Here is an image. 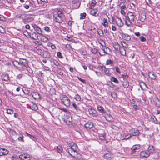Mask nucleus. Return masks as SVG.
I'll list each match as a JSON object with an SVG mask.
<instances>
[{"label":"nucleus","mask_w":160,"mask_h":160,"mask_svg":"<svg viewBox=\"0 0 160 160\" xmlns=\"http://www.w3.org/2000/svg\"><path fill=\"white\" fill-rule=\"evenodd\" d=\"M137 14L135 12H129L127 14L125 20V24L128 26H130L132 24V22H134L137 19Z\"/></svg>","instance_id":"nucleus-1"},{"label":"nucleus","mask_w":160,"mask_h":160,"mask_svg":"<svg viewBox=\"0 0 160 160\" xmlns=\"http://www.w3.org/2000/svg\"><path fill=\"white\" fill-rule=\"evenodd\" d=\"M65 16L62 10L60 8H58L57 10V13L54 15L53 20L56 22L61 23L63 21Z\"/></svg>","instance_id":"nucleus-2"},{"label":"nucleus","mask_w":160,"mask_h":160,"mask_svg":"<svg viewBox=\"0 0 160 160\" xmlns=\"http://www.w3.org/2000/svg\"><path fill=\"white\" fill-rule=\"evenodd\" d=\"M19 65L18 67V70L21 72L25 71V69L28 65V61L25 59L20 58L19 59Z\"/></svg>","instance_id":"nucleus-3"},{"label":"nucleus","mask_w":160,"mask_h":160,"mask_svg":"<svg viewBox=\"0 0 160 160\" xmlns=\"http://www.w3.org/2000/svg\"><path fill=\"white\" fill-rule=\"evenodd\" d=\"M70 148L67 149V151L71 155H72L73 152L74 153L77 151L78 148L76 143L73 142L69 143L68 144Z\"/></svg>","instance_id":"nucleus-4"},{"label":"nucleus","mask_w":160,"mask_h":160,"mask_svg":"<svg viewBox=\"0 0 160 160\" xmlns=\"http://www.w3.org/2000/svg\"><path fill=\"white\" fill-rule=\"evenodd\" d=\"M61 102L67 107H68L70 104V101L68 97L62 95L60 96Z\"/></svg>","instance_id":"nucleus-5"},{"label":"nucleus","mask_w":160,"mask_h":160,"mask_svg":"<svg viewBox=\"0 0 160 160\" xmlns=\"http://www.w3.org/2000/svg\"><path fill=\"white\" fill-rule=\"evenodd\" d=\"M34 17L32 15H28L26 14L25 20L22 21V22L25 24L26 22H32L33 20Z\"/></svg>","instance_id":"nucleus-6"},{"label":"nucleus","mask_w":160,"mask_h":160,"mask_svg":"<svg viewBox=\"0 0 160 160\" xmlns=\"http://www.w3.org/2000/svg\"><path fill=\"white\" fill-rule=\"evenodd\" d=\"M63 121L67 125H70L72 121V117L70 115H66L63 119Z\"/></svg>","instance_id":"nucleus-7"},{"label":"nucleus","mask_w":160,"mask_h":160,"mask_svg":"<svg viewBox=\"0 0 160 160\" xmlns=\"http://www.w3.org/2000/svg\"><path fill=\"white\" fill-rule=\"evenodd\" d=\"M140 158H147L150 155V152L147 151H142L140 153Z\"/></svg>","instance_id":"nucleus-8"},{"label":"nucleus","mask_w":160,"mask_h":160,"mask_svg":"<svg viewBox=\"0 0 160 160\" xmlns=\"http://www.w3.org/2000/svg\"><path fill=\"white\" fill-rule=\"evenodd\" d=\"M138 18L139 20L142 22H144L146 19L145 12L143 11L141 12L139 14Z\"/></svg>","instance_id":"nucleus-9"},{"label":"nucleus","mask_w":160,"mask_h":160,"mask_svg":"<svg viewBox=\"0 0 160 160\" xmlns=\"http://www.w3.org/2000/svg\"><path fill=\"white\" fill-rule=\"evenodd\" d=\"M88 112L90 115L92 116L95 117L98 115V113L97 111L94 109L90 108L89 109Z\"/></svg>","instance_id":"nucleus-10"},{"label":"nucleus","mask_w":160,"mask_h":160,"mask_svg":"<svg viewBox=\"0 0 160 160\" xmlns=\"http://www.w3.org/2000/svg\"><path fill=\"white\" fill-rule=\"evenodd\" d=\"M19 157L21 160H29L30 159L29 155L21 154L19 156Z\"/></svg>","instance_id":"nucleus-11"},{"label":"nucleus","mask_w":160,"mask_h":160,"mask_svg":"<svg viewBox=\"0 0 160 160\" xmlns=\"http://www.w3.org/2000/svg\"><path fill=\"white\" fill-rule=\"evenodd\" d=\"M8 151L6 149L0 148V156L6 155L8 153Z\"/></svg>","instance_id":"nucleus-12"},{"label":"nucleus","mask_w":160,"mask_h":160,"mask_svg":"<svg viewBox=\"0 0 160 160\" xmlns=\"http://www.w3.org/2000/svg\"><path fill=\"white\" fill-rule=\"evenodd\" d=\"M71 156L77 160H79L82 158L81 155L80 154L78 153L77 151L76 152H74V153H72Z\"/></svg>","instance_id":"nucleus-13"},{"label":"nucleus","mask_w":160,"mask_h":160,"mask_svg":"<svg viewBox=\"0 0 160 160\" xmlns=\"http://www.w3.org/2000/svg\"><path fill=\"white\" fill-rule=\"evenodd\" d=\"M115 22L119 27H121L123 25V22L121 18H117L115 20Z\"/></svg>","instance_id":"nucleus-14"},{"label":"nucleus","mask_w":160,"mask_h":160,"mask_svg":"<svg viewBox=\"0 0 160 160\" xmlns=\"http://www.w3.org/2000/svg\"><path fill=\"white\" fill-rule=\"evenodd\" d=\"M72 4L74 5L75 8H79L80 5L79 0H72Z\"/></svg>","instance_id":"nucleus-15"},{"label":"nucleus","mask_w":160,"mask_h":160,"mask_svg":"<svg viewBox=\"0 0 160 160\" xmlns=\"http://www.w3.org/2000/svg\"><path fill=\"white\" fill-rule=\"evenodd\" d=\"M122 137V139L127 140L129 138L131 137V135L129 133H124L123 134L121 135Z\"/></svg>","instance_id":"nucleus-16"},{"label":"nucleus","mask_w":160,"mask_h":160,"mask_svg":"<svg viewBox=\"0 0 160 160\" xmlns=\"http://www.w3.org/2000/svg\"><path fill=\"white\" fill-rule=\"evenodd\" d=\"M84 126L87 129H90L93 127V125L92 122H88L84 125Z\"/></svg>","instance_id":"nucleus-17"},{"label":"nucleus","mask_w":160,"mask_h":160,"mask_svg":"<svg viewBox=\"0 0 160 160\" xmlns=\"http://www.w3.org/2000/svg\"><path fill=\"white\" fill-rule=\"evenodd\" d=\"M140 148V145L138 144L133 145L131 148V149L132 151V153H133L136 152V151L137 150L139 149Z\"/></svg>","instance_id":"nucleus-18"},{"label":"nucleus","mask_w":160,"mask_h":160,"mask_svg":"<svg viewBox=\"0 0 160 160\" xmlns=\"http://www.w3.org/2000/svg\"><path fill=\"white\" fill-rule=\"evenodd\" d=\"M122 38L125 40L129 41L131 40V37L128 34H123L122 35Z\"/></svg>","instance_id":"nucleus-19"},{"label":"nucleus","mask_w":160,"mask_h":160,"mask_svg":"<svg viewBox=\"0 0 160 160\" xmlns=\"http://www.w3.org/2000/svg\"><path fill=\"white\" fill-rule=\"evenodd\" d=\"M26 14H18L16 16L17 18H19L23 20V21H24L25 19Z\"/></svg>","instance_id":"nucleus-20"},{"label":"nucleus","mask_w":160,"mask_h":160,"mask_svg":"<svg viewBox=\"0 0 160 160\" xmlns=\"http://www.w3.org/2000/svg\"><path fill=\"white\" fill-rule=\"evenodd\" d=\"M30 108L31 109L34 111H36L38 110V108L37 105L33 103H32L30 106Z\"/></svg>","instance_id":"nucleus-21"},{"label":"nucleus","mask_w":160,"mask_h":160,"mask_svg":"<svg viewBox=\"0 0 160 160\" xmlns=\"http://www.w3.org/2000/svg\"><path fill=\"white\" fill-rule=\"evenodd\" d=\"M148 76L152 80H155L156 76L153 72H149L148 73Z\"/></svg>","instance_id":"nucleus-22"},{"label":"nucleus","mask_w":160,"mask_h":160,"mask_svg":"<svg viewBox=\"0 0 160 160\" xmlns=\"http://www.w3.org/2000/svg\"><path fill=\"white\" fill-rule=\"evenodd\" d=\"M140 134V132L138 129H134V131L132 132V135L133 136H138Z\"/></svg>","instance_id":"nucleus-23"},{"label":"nucleus","mask_w":160,"mask_h":160,"mask_svg":"<svg viewBox=\"0 0 160 160\" xmlns=\"http://www.w3.org/2000/svg\"><path fill=\"white\" fill-rule=\"evenodd\" d=\"M50 53L48 51H44L43 53V57L44 58H48L50 57Z\"/></svg>","instance_id":"nucleus-24"},{"label":"nucleus","mask_w":160,"mask_h":160,"mask_svg":"<svg viewBox=\"0 0 160 160\" xmlns=\"http://www.w3.org/2000/svg\"><path fill=\"white\" fill-rule=\"evenodd\" d=\"M2 79L4 81H8L9 80V77L8 74H2Z\"/></svg>","instance_id":"nucleus-25"},{"label":"nucleus","mask_w":160,"mask_h":160,"mask_svg":"<svg viewBox=\"0 0 160 160\" xmlns=\"http://www.w3.org/2000/svg\"><path fill=\"white\" fill-rule=\"evenodd\" d=\"M125 48H120L119 49V50L121 54L123 56H125L126 54V51Z\"/></svg>","instance_id":"nucleus-26"},{"label":"nucleus","mask_w":160,"mask_h":160,"mask_svg":"<svg viewBox=\"0 0 160 160\" xmlns=\"http://www.w3.org/2000/svg\"><path fill=\"white\" fill-rule=\"evenodd\" d=\"M97 108L98 111L101 113H104L105 111L104 109L100 105H98L97 106Z\"/></svg>","instance_id":"nucleus-27"},{"label":"nucleus","mask_w":160,"mask_h":160,"mask_svg":"<svg viewBox=\"0 0 160 160\" xmlns=\"http://www.w3.org/2000/svg\"><path fill=\"white\" fill-rule=\"evenodd\" d=\"M151 121L154 123L158 124V121L154 116L151 117Z\"/></svg>","instance_id":"nucleus-28"},{"label":"nucleus","mask_w":160,"mask_h":160,"mask_svg":"<svg viewBox=\"0 0 160 160\" xmlns=\"http://www.w3.org/2000/svg\"><path fill=\"white\" fill-rule=\"evenodd\" d=\"M154 150V148L153 146L152 145H149L148 148V151L149 152H150V154L152 152H153Z\"/></svg>","instance_id":"nucleus-29"},{"label":"nucleus","mask_w":160,"mask_h":160,"mask_svg":"<svg viewBox=\"0 0 160 160\" xmlns=\"http://www.w3.org/2000/svg\"><path fill=\"white\" fill-rule=\"evenodd\" d=\"M12 64L16 68L18 69V67H19V61H18L16 60H14L12 62Z\"/></svg>","instance_id":"nucleus-30"},{"label":"nucleus","mask_w":160,"mask_h":160,"mask_svg":"<svg viewBox=\"0 0 160 160\" xmlns=\"http://www.w3.org/2000/svg\"><path fill=\"white\" fill-rule=\"evenodd\" d=\"M105 118L106 120L108 122H110L113 119V117L112 115L110 114L108 115L105 117Z\"/></svg>","instance_id":"nucleus-31"},{"label":"nucleus","mask_w":160,"mask_h":160,"mask_svg":"<svg viewBox=\"0 0 160 160\" xmlns=\"http://www.w3.org/2000/svg\"><path fill=\"white\" fill-rule=\"evenodd\" d=\"M33 98L35 99H36L39 97V95L37 92H33L32 94Z\"/></svg>","instance_id":"nucleus-32"},{"label":"nucleus","mask_w":160,"mask_h":160,"mask_svg":"<svg viewBox=\"0 0 160 160\" xmlns=\"http://www.w3.org/2000/svg\"><path fill=\"white\" fill-rule=\"evenodd\" d=\"M98 10L96 9H92L90 11L91 14L94 16H95L96 14L97 13Z\"/></svg>","instance_id":"nucleus-33"},{"label":"nucleus","mask_w":160,"mask_h":160,"mask_svg":"<svg viewBox=\"0 0 160 160\" xmlns=\"http://www.w3.org/2000/svg\"><path fill=\"white\" fill-rule=\"evenodd\" d=\"M19 137L18 138V140L19 141L24 142L23 140V136L22 134L21 133H20L18 135Z\"/></svg>","instance_id":"nucleus-34"},{"label":"nucleus","mask_w":160,"mask_h":160,"mask_svg":"<svg viewBox=\"0 0 160 160\" xmlns=\"http://www.w3.org/2000/svg\"><path fill=\"white\" fill-rule=\"evenodd\" d=\"M102 24L106 28L108 27V23L106 19L104 18L103 19Z\"/></svg>","instance_id":"nucleus-35"},{"label":"nucleus","mask_w":160,"mask_h":160,"mask_svg":"<svg viewBox=\"0 0 160 160\" xmlns=\"http://www.w3.org/2000/svg\"><path fill=\"white\" fill-rule=\"evenodd\" d=\"M55 148L57 150L58 152L59 153L61 152L62 150V147L60 145L56 147Z\"/></svg>","instance_id":"nucleus-36"},{"label":"nucleus","mask_w":160,"mask_h":160,"mask_svg":"<svg viewBox=\"0 0 160 160\" xmlns=\"http://www.w3.org/2000/svg\"><path fill=\"white\" fill-rule=\"evenodd\" d=\"M50 61L52 63H53L54 65L57 66H58L59 65V62L57 60H56L53 59H51Z\"/></svg>","instance_id":"nucleus-37"},{"label":"nucleus","mask_w":160,"mask_h":160,"mask_svg":"<svg viewBox=\"0 0 160 160\" xmlns=\"http://www.w3.org/2000/svg\"><path fill=\"white\" fill-rule=\"evenodd\" d=\"M119 7L121 9L125 10L126 9L125 5L124 3H121L119 5Z\"/></svg>","instance_id":"nucleus-38"},{"label":"nucleus","mask_w":160,"mask_h":160,"mask_svg":"<svg viewBox=\"0 0 160 160\" xmlns=\"http://www.w3.org/2000/svg\"><path fill=\"white\" fill-rule=\"evenodd\" d=\"M113 47L114 48L118 50V49H120V46L118 43H115L113 45Z\"/></svg>","instance_id":"nucleus-39"},{"label":"nucleus","mask_w":160,"mask_h":160,"mask_svg":"<svg viewBox=\"0 0 160 160\" xmlns=\"http://www.w3.org/2000/svg\"><path fill=\"white\" fill-rule=\"evenodd\" d=\"M35 30L36 31L37 33L39 34H41L42 33V31L41 29L38 27H37L35 28Z\"/></svg>","instance_id":"nucleus-40"},{"label":"nucleus","mask_w":160,"mask_h":160,"mask_svg":"<svg viewBox=\"0 0 160 160\" xmlns=\"http://www.w3.org/2000/svg\"><path fill=\"white\" fill-rule=\"evenodd\" d=\"M27 71L30 73H32V71L31 68L28 65L27 68L25 69V71Z\"/></svg>","instance_id":"nucleus-41"},{"label":"nucleus","mask_w":160,"mask_h":160,"mask_svg":"<svg viewBox=\"0 0 160 160\" xmlns=\"http://www.w3.org/2000/svg\"><path fill=\"white\" fill-rule=\"evenodd\" d=\"M111 80L116 83H119L118 79L114 77H112L111 78Z\"/></svg>","instance_id":"nucleus-42"},{"label":"nucleus","mask_w":160,"mask_h":160,"mask_svg":"<svg viewBox=\"0 0 160 160\" xmlns=\"http://www.w3.org/2000/svg\"><path fill=\"white\" fill-rule=\"evenodd\" d=\"M97 32L99 36H103V32L102 30L101 29H99L98 30Z\"/></svg>","instance_id":"nucleus-43"},{"label":"nucleus","mask_w":160,"mask_h":160,"mask_svg":"<svg viewBox=\"0 0 160 160\" xmlns=\"http://www.w3.org/2000/svg\"><path fill=\"white\" fill-rule=\"evenodd\" d=\"M155 104L157 107H160V101L158 99H156L155 101Z\"/></svg>","instance_id":"nucleus-44"},{"label":"nucleus","mask_w":160,"mask_h":160,"mask_svg":"<svg viewBox=\"0 0 160 160\" xmlns=\"http://www.w3.org/2000/svg\"><path fill=\"white\" fill-rule=\"evenodd\" d=\"M121 44L122 46V48H127L128 45L126 44V43L125 42H121Z\"/></svg>","instance_id":"nucleus-45"},{"label":"nucleus","mask_w":160,"mask_h":160,"mask_svg":"<svg viewBox=\"0 0 160 160\" xmlns=\"http://www.w3.org/2000/svg\"><path fill=\"white\" fill-rule=\"evenodd\" d=\"M75 99L78 101H80L81 99L80 96L79 95H77L74 98Z\"/></svg>","instance_id":"nucleus-46"},{"label":"nucleus","mask_w":160,"mask_h":160,"mask_svg":"<svg viewBox=\"0 0 160 160\" xmlns=\"http://www.w3.org/2000/svg\"><path fill=\"white\" fill-rule=\"evenodd\" d=\"M86 14L85 13H83L80 14V19H83L85 18Z\"/></svg>","instance_id":"nucleus-47"},{"label":"nucleus","mask_w":160,"mask_h":160,"mask_svg":"<svg viewBox=\"0 0 160 160\" xmlns=\"http://www.w3.org/2000/svg\"><path fill=\"white\" fill-rule=\"evenodd\" d=\"M113 62L111 59L108 60L106 62L107 65L112 64L113 63Z\"/></svg>","instance_id":"nucleus-48"},{"label":"nucleus","mask_w":160,"mask_h":160,"mask_svg":"<svg viewBox=\"0 0 160 160\" xmlns=\"http://www.w3.org/2000/svg\"><path fill=\"white\" fill-rule=\"evenodd\" d=\"M103 71H104V72L107 74V75H109V71L108 68H106L105 67V68H104Z\"/></svg>","instance_id":"nucleus-49"},{"label":"nucleus","mask_w":160,"mask_h":160,"mask_svg":"<svg viewBox=\"0 0 160 160\" xmlns=\"http://www.w3.org/2000/svg\"><path fill=\"white\" fill-rule=\"evenodd\" d=\"M57 56L58 58H63V57L62 56L61 52H58L57 53Z\"/></svg>","instance_id":"nucleus-50"},{"label":"nucleus","mask_w":160,"mask_h":160,"mask_svg":"<svg viewBox=\"0 0 160 160\" xmlns=\"http://www.w3.org/2000/svg\"><path fill=\"white\" fill-rule=\"evenodd\" d=\"M111 95L112 97L114 98H117V96L116 93L115 92H111Z\"/></svg>","instance_id":"nucleus-51"},{"label":"nucleus","mask_w":160,"mask_h":160,"mask_svg":"<svg viewBox=\"0 0 160 160\" xmlns=\"http://www.w3.org/2000/svg\"><path fill=\"white\" fill-rule=\"evenodd\" d=\"M7 113L8 114H12L13 113V111L10 109H8L7 110Z\"/></svg>","instance_id":"nucleus-52"},{"label":"nucleus","mask_w":160,"mask_h":160,"mask_svg":"<svg viewBox=\"0 0 160 160\" xmlns=\"http://www.w3.org/2000/svg\"><path fill=\"white\" fill-rule=\"evenodd\" d=\"M96 3V2L95 1H93L91 2H90V6H94Z\"/></svg>","instance_id":"nucleus-53"},{"label":"nucleus","mask_w":160,"mask_h":160,"mask_svg":"<svg viewBox=\"0 0 160 160\" xmlns=\"http://www.w3.org/2000/svg\"><path fill=\"white\" fill-rule=\"evenodd\" d=\"M77 78L80 81H81L82 83L84 84H86V83L85 80L84 79H82L81 78L77 77Z\"/></svg>","instance_id":"nucleus-54"},{"label":"nucleus","mask_w":160,"mask_h":160,"mask_svg":"<svg viewBox=\"0 0 160 160\" xmlns=\"http://www.w3.org/2000/svg\"><path fill=\"white\" fill-rule=\"evenodd\" d=\"M98 49L95 48H92L91 50V52L95 54L97 53L98 52Z\"/></svg>","instance_id":"nucleus-55"},{"label":"nucleus","mask_w":160,"mask_h":160,"mask_svg":"<svg viewBox=\"0 0 160 160\" xmlns=\"http://www.w3.org/2000/svg\"><path fill=\"white\" fill-rule=\"evenodd\" d=\"M115 19L114 18L112 17L111 19H109V22L110 23L113 24V22L114 21L115 22Z\"/></svg>","instance_id":"nucleus-56"},{"label":"nucleus","mask_w":160,"mask_h":160,"mask_svg":"<svg viewBox=\"0 0 160 160\" xmlns=\"http://www.w3.org/2000/svg\"><path fill=\"white\" fill-rule=\"evenodd\" d=\"M123 85L124 87L127 88L129 86L128 82H125L123 83Z\"/></svg>","instance_id":"nucleus-57"},{"label":"nucleus","mask_w":160,"mask_h":160,"mask_svg":"<svg viewBox=\"0 0 160 160\" xmlns=\"http://www.w3.org/2000/svg\"><path fill=\"white\" fill-rule=\"evenodd\" d=\"M44 29L45 31L48 32H50V29L48 27L46 26L44 27Z\"/></svg>","instance_id":"nucleus-58"},{"label":"nucleus","mask_w":160,"mask_h":160,"mask_svg":"<svg viewBox=\"0 0 160 160\" xmlns=\"http://www.w3.org/2000/svg\"><path fill=\"white\" fill-rule=\"evenodd\" d=\"M140 40L141 42H145L146 41V38L142 36L140 37Z\"/></svg>","instance_id":"nucleus-59"},{"label":"nucleus","mask_w":160,"mask_h":160,"mask_svg":"<svg viewBox=\"0 0 160 160\" xmlns=\"http://www.w3.org/2000/svg\"><path fill=\"white\" fill-rule=\"evenodd\" d=\"M121 77L123 78L124 80H125L127 79V78H128V76L127 75V74H126V75L122 74L121 75Z\"/></svg>","instance_id":"nucleus-60"},{"label":"nucleus","mask_w":160,"mask_h":160,"mask_svg":"<svg viewBox=\"0 0 160 160\" xmlns=\"http://www.w3.org/2000/svg\"><path fill=\"white\" fill-rule=\"evenodd\" d=\"M58 108L59 109L61 110H62V111H63V112H66L68 111L67 109H66L65 108Z\"/></svg>","instance_id":"nucleus-61"},{"label":"nucleus","mask_w":160,"mask_h":160,"mask_svg":"<svg viewBox=\"0 0 160 160\" xmlns=\"http://www.w3.org/2000/svg\"><path fill=\"white\" fill-rule=\"evenodd\" d=\"M110 155L109 154H106L104 155V158L107 159H109L110 158Z\"/></svg>","instance_id":"nucleus-62"},{"label":"nucleus","mask_w":160,"mask_h":160,"mask_svg":"<svg viewBox=\"0 0 160 160\" xmlns=\"http://www.w3.org/2000/svg\"><path fill=\"white\" fill-rule=\"evenodd\" d=\"M72 106L74 107V108L77 110H78V108L77 105L75 103H72Z\"/></svg>","instance_id":"nucleus-63"},{"label":"nucleus","mask_w":160,"mask_h":160,"mask_svg":"<svg viewBox=\"0 0 160 160\" xmlns=\"http://www.w3.org/2000/svg\"><path fill=\"white\" fill-rule=\"evenodd\" d=\"M114 68L116 69V70L117 72H118L119 74L121 73L120 70L118 67H115Z\"/></svg>","instance_id":"nucleus-64"}]
</instances>
